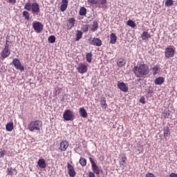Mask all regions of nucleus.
Returning <instances> with one entry per match:
<instances>
[{"label": "nucleus", "mask_w": 177, "mask_h": 177, "mask_svg": "<svg viewBox=\"0 0 177 177\" xmlns=\"http://www.w3.org/2000/svg\"><path fill=\"white\" fill-rule=\"evenodd\" d=\"M132 71L137 78L146 77L150 73L149 66L146 64H140L139 66H135Z\"/></svg>", "instance_id": "1"}, {"label": "nucleus", "mask_w": 177, "mask_h": 177, "mask_svg": "<svg viewBox=\"0 0 177 177\" xmlns=\"http://www.w3.org/2000/svg\"><path fill=\"white\" fill-rule=\"evenodd\" d=\"M25 10H28V12H31L32 15H38L41 10L39 9V4L38 3H30L27 2L24 6Z\"/></svg>", "instance_id": "2"}, {"label": "nucleus", "mask_w": 177, "mask_h": 177, "mask_svg": "<svg viewBox=\"0 0 177 177\" xmlns=\"http://www.w3.org/2000/svg\"><path fill=\"white\" fill-rule=\"evenodd\" d=\"M42 128V122L40 120H33L28 124V129L30 132H41Z\"/></svg>", "instance_id": "3"}, {"label": "nucleus", "mask_w": 177, "mask_h": 177, "mask_svg": "<svg viewBox=\"0 0 177 177\" xmlns=\"http://www.w3.org/2000/svg\"><path fill=\"white\" fill-rule=\"evenodd\" d=\"M63 118L65 121H72L74 118V113L70 109H66L63 113Z\"/></svg>", "instance_id": "4"}, {"label": "nucleus", "mask_w": 177, "mask_h": 177, "mask_svg": "<svg viewBox=\"0 0 177 177\" xmlns=\"http://www.w3.org/2000/svg\"><path fill=\"white\" fill-rule=\"evenodd\" d=\"M89 161L91 164V169L93 172H94L95 175H100V167H99V166L96 165V162H95V160H93V158L90 157Z\"/></svg>", "instance_id": "5"}, {"label": "nucleus", "mask_w": 177, "mask_h": 177, "mask_svg": "<svg viewBox=\"0 0 177 177\" xmlns=\"http://www.w3.org/2000/svg\"><path fill=\"white\" fill-rule=\"evenodd\" d=\"M165 56L167 59H171L175 56V48L171 47H167L165 49Z\"/></svg>", "instance_id": "6"}, {"label": "nucleus", "mask_w": 177, "mask_h": 177, "mask_svg": "<svg viewBox=\"0 0 177 177\" xmlns=\"http://www.w3.org/2000/svg\"><path fill=\"white\" fill-rule=\"evenodd\" d=\"M77 71L80 74H85L88 73V64L86 63H80L77 67Z\"/></svg>", "instance_id": "7"}, {"label": "nucleus", "mask_w": 177, "mask_h": 177, "mask_svg": "<svg viewBox=\"0 0 177 177\" xmlns=\"http://www.w3.org/2000/svg\"><path fill=\"white\" fill-rule=\"evenodd\" d=\"M32 28H34L35 32L39 34L42 30H44V25L39 21L32 22Z\"/></svg>", "instance_id": "8"}, {"label": "nucleus", "mask_w": 177, "mask_h": 177, "mask_svg": "<svg viewBox=\"0 0 177 177\" xmlns=\"http://www.w3.org/2000/svg\"><path fill=\"white\" fill-rule=\"evenodd\" d=\"M12 64L17 70H19L20 71H24V67L21 65V62L20 59L18 58H14L12 60Z\"/></svg>", "instance_id": "9"}, {"label": "nucleus", "mask_w": 177, "mask_h": 177, "mask_svg": "<svg viewBox=\"0 0 177 177\" xmlns=\"http://www.w3.org/2000/svg\"><path fill=\"white\" fill-rule=\"evenodd\" d=\"M9 44L6 45L3 50L1 53V56L3 59H6V57H9L10 55V49L9 48Z\"/></svg>", "instance_id": "10"}, {"label": "nucleus", "mask_w": 177, "mask_h": 177, "mask_svg": "<svg viewBox=\"0 0 177 177\" xmlns=\"http://www.w3.org/2000/svg\"><path fill=\"white\" fill-rule=\"evenodd\" d=\"M88 41L93 46H102V40L99 38L91 37L88 39Z\"/></svg>", "instance_id": "11"}, {"label": "nucleus", "mask_w": 177, "mask_h": 177, "mask_svg": "<svg viewBox=\"0 0 177 177\" xmlns=\"http://www.w3.org/2000/svg\"><path fill=\"white\" fill-rule=\"evenodd\" d=\"M67 168H68V174L69 176L71 177H75V175H77V173L75 172V170L74 169V167L71 165L70 163H67Z\"/></svg>", "instance_id": "12"}, {"label": "nucleus", "mask_w": 177, "mask_h": 177, "mask_svg": "<svg viewBox=\"0 0 177 177\" xmlns=\"http://www.w3.org/2000/svg\"><path fill=\"white\" fill-rule=\"evenodd\" d=\"M118 88L122 91V92H128V86L124 82H118Z\"/></svg>", "instance_id": "13"}, {"label": "nucleus", "mask_w": 177, "mask_h": 177, "mask_svg": "<svg viewBox=\"0 0 177 177\" xmlns=\"http://www.w3.org/2000/svg\"><path fill=\"white\" fill-rule=\"evenodd\" d=\"M68 141L67 140H63L60 142V147L59 148L61 151H66L67 149H68Z\"/></svg>", "instance_id": "14"}, {"label": "nucleus", "mask_w": 177, "mask_h": 177, "mask_svg": "<svg viewBox=\"0 0 177 177\" xmlns=\"http://www.w3.org/2000/svg\"><path fill=\"white\" fill-rule=\"evenodd\" d=\"M62 4L60 6L61 12H66L67 6H68V0H62Z\"/></svg>", "instance_id": "15"}, {"label": "nucleus", "mask_w": 177, "mask_h": 177, "mask_svg": "<svg viewBox=\"0 0 177 177\" xmlns=\"http://www.w3.org/2000/svg\"><path fill=\"white\" fill-rule=\"evenodd\" d=\"M120 165H122V167H124V168L127 167V156H125V154H122L120 156Z\"/></svg>", "instance_id": "16"}, {"label": "nucleus", "mask_w": 177, "mask_h": 177, "mask_svg": "<svg viewBox=\"0 0 177 177\" xmlns=\"http://www.w3.org/2000/svg\"><path fill=\"white\" fill-rule=\"evenodd\" d=\"M7 175H9L10 176H13V175H17V170H16V169H13V167L8 168Z\"/></svg>", "instance_id": "17"}, {"label": "nucleus", "mask_w": 177, "mask_h": 177, "mask_svg": "<svg viewBox=\"0 0 177 177\" xmlns=\"http://www.w3.org/2000/svg\"><path fill=\"white\" fill-rule=\"evenodd\" d=\"M68 30H71L74 26H75V19L74 18H70L68 20Z\"/></svg>", "instance_id": "18"}, {"label": "nucleus", "mask_w": 177, "mask_h": 177, "mask_svg": "<svg viewBox=\"0 0 177 177\" xmlns=\"http://www.w3.org/2000/svg\"><path fill=\"white\" fill-rule=\"evenodd\" d=\"M165 82V78L160 76L155 80L154 83L156 84V85H162V84H164Z\"/></svg>", "instance_id": "19"}, {"label": "nucleus", "mask_w": 177, "mask_h": 177, "mask_svg": "<svg viewBox=\"0 0 177 177\" xmlns=\"http://www.w3.org/2000/svg\"><path fill=\"white\" fill-rule=\"evenodd\" d=\"M151 71L153 73V75L156 76L157 75V74H158V73H160V71H161V67H160V66L158 65H156L151 68Z\"/></svg>", "instance_id": "20"}, {"label": "nucleus", "mask_w": 177, "mask_h": 177, "mask_svg": "<svg viewBox=\"0 0 177 177\" xmlns=\"http://www.w3.org/2000/svg\"><path fill=\"white\" fill-rule=\"evenodd\" d=\"M98 8H101L102 9H104L106 6L107 5V0H98Z\"/></svg>", "instance_id": "21"}, {"label": "nucleus", "mask_w": 177, "mask_h": 177, "mask_svg": "<svg viewBox=\"0 0 177 177\" xmlns=\"http://www.w3.org/2000/svg\"><path fill=\"white\" fill-rule=\"evenodd\" d=\"M79 113H80V115L83 118H86L88 117V113L86 112V110H85V108L84 107L80 108Z\"/></svg>", "instance_id": "22"}, {"label": "nucleus", "mask_w": 177, "mask_h": 177, "mask_svg": "<svg viewBox=\"0 0 177 177\" xmlns=\"http://www.w3.org/2000/svg\"><path fill=\"white\" fill-rule=\"evenodd\" d=\"M162 117H163V118H172V113H171L169 110L165 111L162 113Z\"/></svg>", "instance_id": "23"}, {"label": "nucleus", "mask_w": 177, "mask_h": 177, "mask_svg": "<svg viewBox=\"0 0 177 177\" xmlns=\"http://www.w3.org/2000/svg\"><path fill=\"white\" fill-rule=\"evenodd\" d=\"M37 165L39 168L44 169L46 167V162L44 159H39L37 162Z\"/></svg>", "instance_id": "24"}, {"label": "nucleus", "mask_w": 177, "mask_h": 177, "mask_svg": "<svg viewBox=\"0 0 177 177\" xmlns=\"http://www.w3.org/2000/svg\"><path fill=\"white\" fill-rule=\"evenodd\" d=\"M98 29H99V23H97V21L94 20L93 21V26H92V28H91V31L95 32V31H97Z\"/></svg>", "instance_id": "25"}, {"label": "nucleus", "mask_w": 177, "mask_h": 177, "mask_svg": "<svg viewBox=\"0 0 177 177\" xmlns=\"http://www.w3.org/2000/svg\"><path fill=\"white\" fill-rule=\"evenodd\" d=\"M115 42H117V35H115V33L113 32L110 35L109 44H115Z\"/></svg>", "instance_id": "26"}, {"label": "nucleus", "mask_w": 177, "mask_h": 177, "mask_svg": "<svg viewBox=\"0 0 177 177\" xmlns=\"http://www.w3.org/2000/svg\"><path fill=\"white\" fill-rule=\"evenodd\" d=\"M117 64L118 67H124V66L127 64V62H125V59L120 58L119 59H118Z\"/></svg>", "instance_id": "27"}, {"label": "nucleus", "mask_w": 177, "mask_h": 177, "mask_svg": "<svg viewBox=\"0 0 177 177\" xmlns=\"http://www.w3.org/2000/svg\"><path fill=\"white\" fill-rule=\"evenodd\" d=\"M100 104H101V107H102V109H104V110L107 109V104L106 103V97H101Z\"/></svg>", "instance_id": "28"}, {"label": "nucleus", "mask_w": 177, "mask_h": 177, "mask_svg": "<svg viewBox=\"0 0 177 177\" xmlns=\"http://www.w3.org/2000/svg\"><path fill=\"white\" fill-rule=\"evenodd\" d=\"M163 134L165 138H167V136L171 135L169 127L168 126H166L163 128Z\"/></svg>", "instance_id": "29"}, {"label": "nucleus", "mask_w": 177, "mask_h": 177, "mask_svg": "<svg viewBox=\"0 0 177 177\" xmlns=\"http://www.w3.org/2000/svg\"><path fill=\"white\" fill-rule=\"evenodd\" d=\"M141 38H142V41H146V39H148L149 38H150V35H149V32H147V31L143 32L141 35Z\"/></svg>", "instance_id": "30"}, {"label": "nucleus", "mask_w": 177, "mask_h": 177, "mask_svg": "<svg viewBox=\"0 0 177 177\" xmlns=\"http://www.w3.org/2000/svg\"><path fill=\"white\" fill-rule=\"evenodd\" d=\"M23 17L25 18V20H27V21H30V12H28V10H24L22 12Z\"/></svg>", "instance_id": "31"}, {"label": "nucleus", "mask_w": 177, "mask_h": 177, "mask_svg": "<svg viewBox=\"0 0 177 177\" xmlns=\"http://www.w3.org/2000/svg\"><path fill=\"white\" fill-rule=\"evenodd\" d=\"M6 131H8V132L13 131V122H10L8 123L6 126Z\"/></svg>", "instance_id": "32"}, {"label": "nucleus", "mask_w": 177, "mask_h": 177, "mask_svg": "<svg viewBox=\"0 0 177 177\" xmlns=\"http://www.w3.org/2000/svg\"><path fill=\"white\" fill-rule=\"evenodd\" d=\"M92 56H93V55H92V53H88L86 55V59L88 63H92Z\"/></svg>", "instance_id": "33"}, {"label": "nucleus", "mask_w": 177, "mask_h": 177, "mask_svg": "<svg viewBox=\"0 0 177 177\" xmlns=\"http://www.w3.org/2000/svg\"><path fill=\"white\" fill-rule=\"evenodd\" d=\"M82 38V31L77 30L75 41H79Z\"/></svg>", "instance_id": "34"}, {"label": "nucleus", "mask_w": 177, "mask_h": 177, "mask_svg": "<svg viewBox=\"0 0 177 177\" xmlns=\"http://www.w3.org/2000/svg\"><path fill=\"white\" fill-rule=\"evenodd\" d=\"M79 15L80 16H85L86 15V8L85 7H82L80 10Z\"/></svg>", "instance_id": "35"}, {"label": "nucleus", "mask_w": 177, "mask_h": 177, "mask_svg": "<svg viewBox=\"0 0 177 177\" xmlns=\"http://www.w3.org/2000/svg\"><path fill=\"white\" fill-rule=\"evenodd\" d=\"M82 30L84 32H88L89 31V25L86 24L82 25Z\"/></svg>", "instance_id": "36"}, {"label": "nucleus", "mask_w": 177, "mask_h": 177, "mask_svg": "<svg viewBox=\"0 0 177 177\" xmlns=\"http://www.w3.org/2000/svg\"><path fill=\"white\" fill-rule=\"evenodd\" d=\"M48 41L50 44H55V42H56V37L51 35L48 38Z\"/></svg>", "instance_id": "37"}, {"label": "nucleus", "mask_w": 177, "mask_h": 177, "mask_svg": "<svg viewBox=\"0 0 177 177\" xmlns=\"http://www.w3.org/2000/svg\"><path fill=\"white\" fill-rule=\"evenodd\" d=\"M79 162L82 167H86V159L84 158H80Z\"/></svg>", "instance_id": "38"}, {"label": "nucleus", "mask_w": 177, "mask_h": 177, "mask_svg": "<svg viewBox=\"0 0 177 177\" xmlns=\"http://www.w3.org/2000/svg\"><path fill=\"white\" fill-rule=\"evenodd\" d=\"M127 26H129V27H131L132 28H135V27H136V24L132 20H129L127 21Z\"/></svg>", "instance_id": "39"}, {"label": "nucleus", "mask_w": 177, "mask_h": 177, "mask_svg": "<svg viewBox=\"0 0 177 177\" xmlns=\"http://www.w3.org/2000/svg\"><path fill=\"white\" fill-rule=\"evenodd\" d=\"M165 5L167 7L172 6L174 5V1L172 0H166Z\"/></svg>", "instance_id": "40"}, {"label": "nucleus", "mask_w": 177, "mask_h": 177, "mask_svg": "<svg viewBox=\"0 0 177 177\" xmlns=\"http://www.w3.org/2000/svg\"><path fill=\"white\" fill-rule=\"evenodd\" d=\"M90 5H97L99 3V0H88Z\"/></svg>", "instance_id": "41"}, {"label": "nucleus", "mask_w": 177, "mask_h": 177, "mask_svg": "<svg viewBox=\"0 0 177 177\" xmlns=\"http://www.w3.org/2000/svg\"><path fill=\"white\" fill-rule=\"evenodd\" d=\"M146 91L148 94L153 93V86H149L147 88H146Z\"/></svg>", "instance_id": "42"}, {"label": "nucleus", "mask_w": 177, "mask_h": 177, "mask_svg": "<svg viewBox=\"0 0 177 177\" xmlns=\"http://www.w3.org/2000/svg\"><path fill=\"white\" fill-rule=\"evenodd\" d=\"M139 102L142 103V104H146V99L143 96L140 98Z\"/></svg>", "instance_id": "43"}, {"label": "nucleus", "mask_w": 177, "mask_h": 177, "mask_svg": "<svg viewBox=\"0 0 177 177\" xmlns=\"http://www.w3.org/2000/svg\"><path fill=\"white\" fill-rule=\"evenodd\" d=\"M145 177H156V176H154V174H153V173L148 172V173L145 175Z\"/></svg>", "instance_id": "44"}, {"label": "nucleus", "mask_w": 177, "mask_h": 177, "mask_svg": "<svg viewBox=\"0 0 177 177\" xmlns=\"http://www.w3.org/2000/svg\"><path fill=\"white\" fill-rule=\"evenodd\" d=\"M88 177H96V176H95V173L91 171L88 173Z\"/></svg>", "instance_id": "45"}, {"label": "nucleus", "mask_w": 177, "mask_h": 177, "mask_svg": "<svg viewBox=\"0 0 177 177\" xmlns=\"http://www.w3.org/2000/svg\"><path fill=\"white\" fill-rule=\"evenodd\" d=\"M5 156V150L0 151V157L2 158Z\"/></svg>", "instance_id": "46"}, {"label": "nucleus", "mask_w": 177, "mask_h": 177, "mask_svg": "<svg viewBox=\"0 0 177 177\" xmlns=\"http://www.w3.org/2000/svg\"><path fill=\"white\" fill-rule=\"evenodd\" d=\"M136 81V82H143V81H145V79L138 77V79H137Z\"/></svg>", "instance_id": "47"}, {"label": "nucleus", "mask_w": 177, "mask_h": 177, "mask_svg": "<svg viewBox=\"0 0 177 177\" xmlns=\"http://www.w3.org/2000/svg\"><path fill=\"white\" fill-rule=\"evenodd\" d=\"M10 37L9 36H7L6 37V45H9V44H10V41H9V39Z\"/></svg>", "instance_id": "48"}, {"label": "nucleus", "mask_w": 177, "mask_h": 177, "mask_svg": "<svg viewBox=\"0 0 177 177\" xmlns=\"http://www.w3.org/2000/svg\"><path fill=\"white\" fill-rule=\"evenodd\" d=\"M169 177H177V174L175 173H171L170 174Z\"/></svg>", "instance_id": "49"}, {"label": "nucleus", "mask_w": 177, "mask_h": 177, "mask_svg": "<svg viewBox=\"0 0 177 177\" xmlns=\"http://www.w3.org/2000/svg\"><path fill=\"white\" fill-rule=\"evenodd\" d=\"M8 1H9V2H10V3L15 4V3H16L17 0H8Z\"/></svg>", "instance_id": "50"}, {"label": "nucleus", "mask_w": 177, "mask_h": 177, "mask_svg": "<svg viewBox=\"0 0 177 177\" xmlns=\"http://www.w3.org/2000/svg\"><path fill=\"white\" fill-rule=\"evenodd\" d=\"M88 19H89V21H92V20H93V17H88Z\"/></svg>", "instance_id": "51"}]
</instances>
